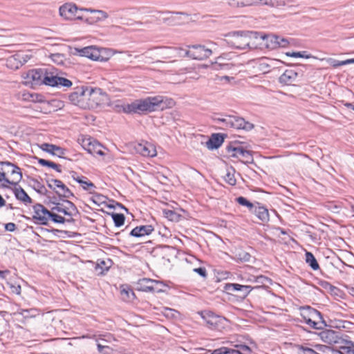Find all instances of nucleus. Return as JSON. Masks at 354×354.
<instances>
[{
  "instance_id": "13",
  "label": "nucleus",
  "mask_w": 354,
  "mask_h": 354,
  "mask_svg": "<svg viewBox=\"0 0 354 354\" xmlns=\"http://www.w3.org/2000/svg\"><path fill=\"white\" fill-rule=\"evenodd\" d=\"M185 54L186 56L194 59H204L212 55V50L205 48V46L194 45L189 46V49L185 50Z\"/></svg>"
},
{
  "instance_id": "52",
  "label": "nucleus",
  "mask_w": 354,
  "mask_h": 354,
  "mask_svg": "<svg viewBox=\"0 0 354 354\" xmlns=\"http://www.w3.org/2000/svg\"><path fill=\"white\" fill-rule=\"evenodd\" d=\"M97 346L99 352L103 353L104 354H109L108 350L110 349V347L109 345H103L101 343H97Z\"/></svg>"
},
{
  "instance_id": "38",
  "label": "nucleus",
  "mask_w": 354,
  "mask_h": 354,
  "mask_svg": "<svg viewBox=\"0 0 354 354\" xmlns=\"http://www.w3.org/2000/svg\"><path fill=\"white\" fill-rule=\"evenodd\" d=\"M296 350L297 354H316L313 347H310L308 344L297 345Z\"/></svg>"
},
{
  "instance_id": "28",
  "label": "nucleus",
  "mask_w": 354,
  "mask_h": 354,
  "mask_svg": "<svg viewBox=\"0 0 354 354\" xmlns=\"http://www.w3.org/2000/svg\"><path fill=\"white\" fill-rule=\"evenodd\" d=\"M66 203L68 206H64L63 204L57 203L51 208L52 212H57L62 213L66 216H71L72 214L70 212V209H74V205L69 201H66Z\"/></svg>"
},
{
  "instance_id": "31",
  "label": "nucleus",
  "mask_w": 354,
  "mask_h": 354,
  "mask_svg": "<svg viewBox=\"0 0 354 354\" xmlns=\"http://www.w3.org/2000/svg\"><path fill=\"white\" fill-rule=\"evenodd\" d=\"M16 198L25 203H30L31 198L21 187H15L14 190Z\"/></svg>"
},
{
  "instance_id": "1",
  "label": "nucleus",
  "mask_w": 354,
  "mask_h": 354,
  "mask_svg": "<svg viewBox=\"0 0 354 354\" xmlns=\"http://www.w3.org/2000/svg\"><path fill=\"white\" fill-rule=\"evenodd\" d=\"M174 104L175 102L172 99L157 95L136 100L131 104H124L122 110L126 113H142L171 108Z\"/></svg>"
},
{
  "instance_id": "42",
  "label": "nucleus",
  "mask_w": 354,
  "mask_h": 354,
  "mask_svg": "<svg viewBox=\"0 0 354 354\" xmlns=\"http://www.w3.org/2000/svg\"><path fill=\"white\" fill-rule=\"evenodd\" d=\"M235 347L237 348L236 352L239 354H251L252 348L245 344H236Z\"/></svg>"
},
{
  "instance_id": "11",
  "label": "nucleus",
  "mask_w": 354,
  "mask_h": 354,
  "mask_svg": "<svg viewBox=\"0 0 354 354\" xmlns=\"http://www.w3.org/2000/svg\"><path fill=\"white\" fill-rule=\"evenodd\" d=\"M228 156L236 158L244 163L252 161V156L249 151L245 150L238 144H230L226 148Z\"/></svg>"
},
{
  "instance_id": "16",
  "label": "nucleus",
  "mask_w": 354,
  "mask_h": 354,
  "mask_svg": "<svg viewBox=\"0 0 354 354\" xmlns=\"http://www.w3.org/2000/svg\"><path fill=\"white\" fill-rule=\"evenodd\" d=\"M48 186L63 197L69 198L73 195L70 189L59 180L50 179L47 181Z\"/></svg>"
},
{
  "instance_id": "29",
  "label": "nucleus",
  "mask_w": 354,
  "mask_h": 354,
  "mask_svg": "<svg viewBox=\"0 0 354 354\" xmlns=\"http://www.w3.org/2000/svg\"><path fill=\"white\" fill-rule=\"evenodd\" d=\"M256 6H268L273 8H279L286 5L285 0H256Z\"/></svg>"
},
{
  "instance_id": "46",
  "label": "nucleus",
  "mask_w": 354,
  "mask_h": 354,
  "mask_svg": "<svg viewBox=\"0 0 354 354\" xmlns=\"http://www.w3.org/2000/svg\"><path fill=\"white\" fill-rule=\"evenodd\" d=\"M39 163L43 166H48V167H52L54 169H55L57 171L61 172L60 165H58L53 162L48 161V160H46L44 159H39Z\"/></svg>"
},
{
  "instance_id": "35",
  "label": "nucleus",
  "mask_w": 354,
  "mask_h": 354,
  "mask_svg": "<svg viewBox=\"0 0 354 354\" xmlns=\"http://www.w3.org/2000/svg\"><path fill=\"white\" fill-rule=\"evenodd\" d=\"M39 96L37 94L30 93L29 92H21L18 95V99L24 101L37 102L39 101Z\"/></svg>"
},
{
  "instance_id": "20",
  "label": "nucleus",
  "mask_w": 354,
  "mask_h": 354,
  "mask_svg": "<svg viewBox=\"0 0 354 354\" xmlns=\"http://www.w3.org/2000/svg\"><path fill=\"white\" fill-rule=\"evenodd\" d=\"M277 62H280V61L277 59H270L267 57H261L255 61V67L259 71H261L263 73H268L270 71L271 68L274 67V64Z\"/></svg>"
},
{
  "instance_id": "4",
  "label": "nucleus",
  "mask_w": 354,
  "mask_h": 354,
  "mask_svg": "<svg viewBox=\"0 0 354 354\" xmlns=\"http://www.w3.org/2000/svg\"><path fill=\"white\" fill-rule=\"evenodd\" d=\"M255 40L258 41L261 48L274 50L280 47L286 48L289 45L288 39L275 35H262L257 32Z\"/></svg>"
},
{
  "instance_id": "6",
  "label": "nucleus",
  "mask_w": 354,
  "mask_h": 354,
  "mask_svg": "<svg viewBox=\"0 0 354 354\" xmlns=\"http://www.w3.org/2000/svg\"><path fill=\"white\" fill-rule=\"evenodd\" d=\"M0 166L5 178L9 181V187L18 185L23 178L21 169L16 165L8 161L0 162Z\"/></svg>"
},
{
  "instance_id": "54",
  "label": "nucleus",
  "mask_w": 354,
  "mask_h": 354,
  "mask_svg": "<svg viewBox=\"0 0 354 354\" xmlns=\"http://www.w3.org/2000/svg\"><path fill=\"white\" fill-rule=\"evenodd\" d=\"M194 272L198 273L199 275H201L203 277H205L207 275L206 270L204 268H194Z\"/></svg>"
},
{
  "instance_id": "21",
  "label": "nucleus",
  "mask_w": 354,
  "mask_h": 354,
  "mask_svg": "<svg viewBox=\"0 0 354 354\" xmlns=\"http://www.w3.org/2000/svg\"><path fill=\"white\" fill-rule=\"evenodd\" d=\"M47 85L50 86H64L68 88L72 86V82L71 80L65 77H59L50 72L49 79H47Z\"/></svg>"
},
{
  "instance_id": "24",
  "label": "nucleus",
  "mask_w": 354,
  "mask_h": 354,
  "mask_svg": "<svg viewBox=\"0 0 354 354\" xmlns=\"http://www.w3.org/2000/svg\"><path fill=\"white\" fill-rule=\"evenodd\" d=\"M224 288L225 291L230 294L236 291H241L243 293L244 296L248 295L252 290L250 286H243L238 283H227Z\"/></svg>"
},
{
  "instance_id": "34",
  "label": "nucleus",
  "mask_w": 354,
  "mask_h": 354,
  "mask_svg": "<svg viewBox=\"0 0 354 354\" xmlns=\"http://www.w3.org/2000/svg\"><path fill=\"white\" fill-rule=\"evenodd\" d=\"M230 4L234 7L256 6V0H230Z\"/></svg>"
},
{
  "instance_id": "18",
  "label": "nucleus",
  "mask_w": 354,
  "mask_h": 354,
  "mask_svg": "<svg viewBox=\"0 0 354 354\" xmlns=\"http://www.w3.org/2000/svg\"><path fill=\"white\" fill-rule=\"evenodd\" d=\"M50 212L42 205L37 204L34 206L33 219L37 223L45 225L49 219Z\"/></svg>"
},
{
  "instance_id": "36",
  "label": "nucleus",
  "mask_w": 354,
  "mask_h": 354,
  "mask_svg": "<svg viewBox=\"0 0 354 354\" xmlns=\"http://www.w3.org/2000/svg\"><path fill=\"white\" fill-rule=\"evenodd\" d=\"M122 298L124 301H131L135 297V294L129 288L123 287L120 291Z\"/></svg>"
},
{
  "instance_id": "41",
  "label": "nucleus",
  "mask_w": 354,
  "mask_h": 354,
  "mask_svg": "<svg viewBox=\"0 0 354 354\" xmlns=\"http://www.w3.org/2000/svg\"><path fill=\"white\" fill-rule=\"evenodd\" d=\"M91 200L92 201V202L93 203L100 206V205L105 204L106 203L107 198L102 194H94L92 196Z\"/></svg>"
},
{
  "instance_id": "9",
  "label": "nucleus",
  "mask_w": 354,
  "mask_h": 354,
  "mask_svg": "<svg viewBox=\"0 0 354 354\" xmlns=\"http://www.w3.org/2000/svg\"><path fill=\"white\" fill-rule=\"evenodd\" d=\"M102 49L96 48L94 46H89L84 48H75L73 54L81 57H85L94 61L104 62L106 59L102 55Z\"/></svg>"
},
{
  "instance_id": "47",
  "label": "nucleus",
  "mask_w": 354,
  "mask_h": 354,
  "mask_svg": "<svg viewBox=\"0 0 354 354\" xmlns=\"http://www.w3.org/2000/svg\"><path fill=\"white\" fill-rule=\"evenodd\" d=\"M236 201L241 205L245 206L249 208L250 210H252L254 208V205L252 203L248 201L243 196L238 197L236 198Z\"/></svg>"
},
{
  "instance_id": "50",
  "label": "nucleus",
  "mask_w": 354,
  "mask_h": 354,
  "mask_svg": "<svg viewBox=\"0 0 354 354\" xmlns=\"http://www.w3.org/2000/svg\"><path fill=\"white\" fill-rule=\"evenodd\" d=\"M224 178L225 180L231 185H234L236 184V179L234 174L231 173L230 171H227Z\"/></svg>"
},
{
  "instance_id": "57",
  "label": "nucleus",
  "mask_w": 354,
  "mask_h": 354,
  "mask_svg": "<svg viewBox=\"0 0 354 354\" xmlns=\"http://www.w3.org/2000/svg\"><path fill=\"white\" fill-rule=\"evenodd\" d=\"M233 79L234 78L232 77L226 76V75L218 77L219 80H221V81L225 80L227 82H230L231 80H233Z\"/></svg>"
},
{
  "instance_id": "8",
  "label": "nucleus",
  "mask_w": 354,
  "mask_h": 354,
  "mask_svg": "<svg viewBox=\"0 0 354 354\" xmlns=\"http://www.w3.org/2000/svg\"><path fill=\"white\" fill-rule=\"evenodd\" d=\"M78 142L91 154L94 156L99 155L101 156H104L105 155V153L103 151L104 147L93 138L81 136L78 138Z\"/></svg>"
},
{
  "instance_id": "12",
  "label": "nucleus",
  "mask_w": 354,
  "mask_h": 354,
  "mask_svg": "<svg viewBox=\"0 0 354 354\" xmlns=\"http://www.w3.org/2000/svg\"><path fill=\"white\" fill-rule=\"evenodd\" d=\"M302 316L307 324L315 329L322 328L323 323L321 313L310 307H307L302 313Z\"/></svg>"
},
{
  "instance_id": "43",
  "label": "nucleus",
  "mask_w": 354,
  "mask_h": 354,
  "mask_svg": "<svg viewBox=\"0 0 354 354\" xmlns=\"http://www.w3.org/2000/svg\"><path fill=\"white\" fill-rule=\"evenodd\" d=\"M111 216L116 227H120L124 224L125 218L122 214L113 213Z\"/></svg>"
},
{
  "instance_id": "2",
  "label": "nucleus",
  "mask_w": 354,
  "mask_h": 354,
  "mask_svg": "<svg viewBox=\"0 0 354 354\" xmlns=\"http://www.w3.org/2000/svg\"><path fill=\"white\" fill-rule=\"evenodd\" d=\"M256 35V32H235L227 35L225 41L231 47L245 49L254 46L252 40L255 39Z\"/></svg>"
},
{
  "instance_id": "19",
  "label": "nucleus",
  "mask_w": 354,
  "mask_h": 354,
  "mask_svg": "<svg viewBox=\"0 0 354 354\" xmlns=\"http://www.w3.org/2000/svg\"><path fill=\"white\" fill-rule=\"evenodd\" d=\"M86 87L81 86L75 89L74 92L69 95V100L72 103L76 104L83 109H85Z\"/></svg>"
},
{
  "instance_id": "61",
  "label": "nucleus",
  "mask_w": 354,
  "mask_h": 354,
  "mask_svg": "<svg viewBox=\"0 0 354 354\" xmlns=\"http://www.w3.org/2000/svg\"><path fill=\"white\" fill-rule=\"evenodd\" d=\"M348 106L351 107L354 111V105H353L351 104H348Z\"/></svg>"
},
{
  "instance_id": "59",
  "label": "nucleus",
  "mask_w": 354,
  "mask_h": 354,
  "mask_svg": "<svg viewBox=\"0 0 354 354\" xmlns=\"http://www.w3.org/2000/svg\"><path fill=\"white\" fill-rule=\"evenodd\" d=\"M8 270H6V271L0 270V277L2 278V279H4L5 277H6L5 274H8Z\"/></svg>"
},
{
  "instance_id": "15",
  "label": "nucleus",
  "mask_w": 354,
  "mask_h": 354,
  "mask_svg": "<svg viewBox=\"0 0 354 354\" xmlns=\"http://www.w3.org/2000/svg\"><path fill=\"white\" fill-rule=\"evenodd\" d=\"M232 58V53H223L216 57L210 66L215 71H229L233 67V64L229 62Z\"/></svg>"
},
{
  "instance_id": "14",
  "label": "nucleus",
  "mask_w": 354,
  "mask_h": 354,
  "mask_svg": "<svg viewBox=\"0 0 354 354\" xmlns=\"http://www.w3.org/2000/svg\"><path fill=\"white\" fill-rule=\"evenodd\" d=\"M136 153L146 158H153L157 156L156 146L149 142L143 141L136 143L133 146Z\"/></svg>"
},
{
  "instance_id": "37",
  "label": "nucleus",
  "mask_w": 354,
  "mask_h": 354,
  "mask_svg": "<svg viewBox=\"0 0 354 354\" xmlns=\"http://www.w3.org/2000/svg\"><path fill=\"white\" fill-rule=\"evenodd\" d=\"M306 261L314 270L319 268L316 259L311 252H307L306 253Z\"/></svg>"
},
{
  "instance_id": "26",
  "label": "nucleus",
  "mask_w": 354,
  "mask_h": 354,
  "mask_svg": "<svg viewBox=\"0 0 354 354\" xmlns=\"http://www.w3.org/2000/svg\"><path fill=\"white\" fill-rule=\"evenodd\" d=\"M153 231V227L150 225H141L133 228L130 234L135 237H142L145 235L150 234Z\"/></svg>"
},
{
  "instance_id": "30",
  "label": "nucleus",
  "mask_w": 354,
  "mask_h": 354,
  "mask_svg": "<svg viewBox=\"0 0 354 354\" xmlns=\"http://www.w3.org/2000/svg\"><path fill=\"white\" fill-rule=\"evenodd\" d=\"M21 57L17 54L10 56L6 60V66L13 70L18 69L23 65L20 61Z\"/></svg>"
},
{
  "instance_id": "56",
  "label": "nucleus",
  "mask_w": 354,
  "mask_h": 354,
  "mask_svg": "<svg viewBox=\"0 0 354 354\" xmlns=\"http://www.w3.org/2000/svg\"><path fill=\"white\" fill-rule=\"evenodd\" d=\"M15 224L13 223H8L5 225L6 230L9 232H13L15 230Z\"/></svg>"
},
{
  "instance_id": "32",
  "label": "nucleus",
  "mask_w": 354,
  "mask_h": 354,
  "mask_svg": "<svg viewBox=\"0 0 354 354\" xmlns=\"http://www.w3.org/2000/svg\"><path fill=\"white\" fill-rule=\"evenodd\" d=\"M253 212L261 221L267 222L269 221L268 210L266 207L259 206L255 207Z\"/></svg>"
},
{
  "instance_id": "60",
  "label": "nucleus",
  "mask_w": 354,
  "mask_h": 354,
  "mask_svg": "<svg viewBox=\"0 0 354 354\" xmlns=\"http://www.w3.org/2000/svg\"><path fill=\"white\" fill-rule=\"evenodd\" d=\"M346 354H354V349H349L346 351Z\"/></svg>"
},
{
  "instance_id": "27",
  "label": "nucleus",
  "mask_w": 354,
  "mask_h": 354,
  "mask_svg": "<svg viewBox=\"0 0 354 354\" xmlns=\"http://www.w3.org/2000/svg\"><path fill=\"white\" fill-rule=\"evenodd\" d=\"M223 142V138L218 133H214L211 138L206 142V147L209 149L218 148Z\"/></svg>"
},
{
  "instance_id": "17",
  "label": "nucleus",
  "mask_w": 354,
  "mask_h": 354,
  "mask_svg": "<svg viewBox=\"0 0 354 354\" xmlns=\"http://www.w3.org/2000/svg\"><path fill=\"white\" fill-rule=\"evenodd\" d=\"M80 10L93 14H97V16L86 18L84 17V21L88 24H94L100 21H103L109 17L108 13L102 10L82 8Z\"/></svg>"
},
{
  "instance_id": "22",
  "label": "nucleus",
  "mask_w": 354,
  "mask_h": 354,
  "mask_svg": "<svg viewBox=\"0 0 354 354\" xmlns=\"http://www.w3.org/2000/svg\"><path fill=\"white\" fill-rule=\"evenodd\" d=\"M39 148L44 151L59 158L63 157L66 153L64 149L53 144L42 143L39 145Z\"/></svg>"
},
{
  "instance_id": "51",
  "label": "nucleus",
  "mask_w": 354,
  "mask_h": 354,
  "mask_svg": "<svg viewBox=\"0 0 354 354\" xmlns=\"http://www.w3.org/2000/svg\"><path fill=\"white\" fill-rule=\"evenodd\" d=\"M164 315L167 318L173 319L177 317L178 313L176 310H173L171 308H165L164 311Z\"/></svg>"
},
{
  "instance_id": "33",
  "label": "nucleus",
  "mask_w": 354,
  "mask_h": 354,
  "mask_svg": "<svg viewBox=\"0 0 354 354\" xmlns=\"http://www.w3.org/2000/svg\"><path fill=\"white\" fill-rule=\"evenodd\" d=\"M322 60H324V59ZM324 60H326V62L328 64H329L331 66H333L334 68H337V67L344 66V65L353 64V58L348 59H346L344 61H338V60L334 59L333 58H327V59H324Z\"/></svg>"
},
{
  "instance_id": "55",
  "label": "nucleus",
  "mask_w": 354,
  "mask_h": 354,
  "mask_svg": "<svg viewBox=\"0 0 354 354\" xmlns=\"http://www.w3.org/2000/svg\"><path fill=\"white\" fill-rule=\"evenodd\" d=\"M345 288L346 289L347 292L354 297V284L351 285H346L344 286Z\"/></svg>"
},
{
  "instance_id": "5",
  "label": "nucleus",
  "mask_w": 354,
  "mask_h": 354,
  "mask_svg": "<svg viewBox=\"0 0 354 354\" xmlns=\"http://www.w3.org/2000/svg\"><path fill=\"white\" fill-rule=\"evenodd\" d=\"M50 72L45 69H33L28 71L24 75V84L30 87L42 84L47 85V79H49Z\"/></svg>"
},
{
  "instance_id": "44",
  "label": "nucleus",
  "mask_w": 354,
  "mask_h": 354,
  "mask_svg": "<svg viewBox=\"0 0 354 354\" xmlns=\"http://www.w3.org/2000/svg\"><path fill=\"white\" fill-rule=\"evenodd\" d=\"M50 57L54 63L58 65L64 64L66 61L64 55L61 53L51 54Z\"/></svg>"
},
{
  "instance_id": "10",
  "label": "nucleus",
  "mask_w": 354,
  "mask_h": 354,
  "mask_svg": "<svg viewBox=\"0 0 354 354\" xmlns=\"http://www.w3.org/2000/svg\"><path fill=\"white\" fill-rule=\"evenodd\" d=\"M80 9L73 3H66L59 7V14L65 20L84 21V17L82 15H79V12H82Z\"/></svg>"
},
{
  "instance_id": "23",
  "label": "nucleus",
  "mask_w": 354,
  "mask_h": 354,
  "mask_svg": "<svg viewBox=\"0 0 354 354\" xmlns=\"http://www.w3.org/2000/svg\"><path fill=\"white\" fill-rule=\"evenodd\" d=\"M160 283L157 281L151 280L149 279H142L139 281V289L142 291H160V289L158 288V285Z\"/></svg>"
},
{
  "instance_id": "25",
  "label": "nucleus",
  "mask_w": 354,
  "mask_h": 354,
  "mask_svg": "<svg viewBox=\"0 0 354 354\" xmlns=\"http://www.w3.org/2000/svg\"><path fill=\"white\" fill-rule=\"evenodd\" d=\"M297 77V73L294 70L289 69L286 70L280 77H279V82L286 84L290 85L292 84L294 82H295Z\"/></svg>"
},
{
  "instance_id": "53",
  "label": "nucleus",
  "mask_w": 354,
  "mask_h": 354,
  "mask_svg": "<svg viewBox=\"0 0 354 354\" xmlns=\"http://www.w3.org/2000/svg\"><path fill=\"white\" fill-rule=\"evenodd\" d=\"M17 56L21 57L20 61L22 64L26 63L31 58V55L26 53H17Z\"/></svg>"
},
{
  "instance_id": "49",
  "label": "nucleus",
  "mask_w": 354,
  "mask_h": 354,
  "mask_svg": "<svg viewBox=\"0 0 354 354\" xmlns=\"http://www.w3.org/2000/svg\"><path fill=\"white\" fill-rule=\"evenodd\" d=\"M49 218H51V219L55 222V223H64L65 222V218L55 213H54L53 212H50V215H49Z\"/></svg>"
},
{
  "instance_id": "7",
  "label": "nucleus",
  "mask_w": 354,
  "mask_h": 354,
  "mask_svg": "<svg viewBox=\"0 0 354 354\" xmlns=\"http://www.w3.org/2000/svg\"><path fill=\"white\" fill-rule=\"evenodd\" d=\"M216 120L225 127L246 131H250L254 128V125L252 123L245 121L242 118L234 115H227L225 118H218Z\"/></svg>"
},
{
  "instance_id": "45",
  "label": "nucleus",
  "mask_w": 354,
  "mask_h": 354,
  "mask_svg": "<svg viewBox=\"0 0 354 354\" xmlns=\"http://www.w3.org/2000/svg\"><path fill=\"white\" fill-rule=\"evenodd\" d=\"M313 347L316 354H324L330 351V347L326 345L314 344Z\"/></svg>"
},
{
  "instance_id": "3",
  "label": "nucleus",
  "mask_w": 354,
  "mask_h": 354,
  "mask_svg": "<svg viewBox=\"0 0 354 354\" xmlns=\"http://www.w3.org/2000/svg\"><path fill=\"white\" fill-rule=\"evenodd\" d=\"M85 109H95L105 104L108 100V95L100 88L86 86Z\"/></svg>"
},
{
  "instance_id": "62",
  "label": "nucleus",
  "mask_w": 354,
  "mask_h": 354,
  "mask_svg": "<svg viewBox=\"0 0 354 354\" xmlns=\"http://www.w3.org/2000/svg\"><path fill=\"white\" fill-rule=\"evenodd\" d=\"M17 288H18V291L17 292V293L19 294L20 293L21 287L18 286Z\"/></svg>"
},
{
  "instance_id": "39",
  "label": "nucleus",
  "mask_w": 354,
  "mask_h": 354,
  "mask_svg": "<svg viewBox=\"0 0 354 354\" xmlns=\"http://www.w3.org/2000/svg\"><path fill=\"white\" fill-rule=\"evenodd\" d=\"M164 216L171 221H178L180 219V215L173 210L164 209H162Z\"/></svg>"
},
{
  "instance_id": "48",
  "label": "nucleus",
  "mask_w": 354,
  "mask_h": 354,
  "mask_svg": "<svg viewBox=\"0 0 354 354\" xmlns=\"http://www.w3.org/2000/svg\"><path fill=\"white\" fill-rule=\"evenodd\" d=\"M81 186L85 190L90 191L91 189L95 187V185L93 183L88 180L86 177L83 178L82 181H80Z\"/></svg>"
},
{
  "instance_id": "63",
  "label": "nucleus",
  "mask_w": 354,
  "mask_h": 354,
  "mask_svg": "<svg viewBox=\"0 0 354 354\" xmlns=\"http://www.w3.org/2000/svg\"><path fill=\"white\" fill-rule=\"evenodd\" d=\"M353 64H354V58H353Z\"/></svg>"
},
{
  "instance_id": "40",
  "label": "nucleus",
  "mask_w": 354,
  "mask_h": 354,
  "mask_svg": "<svg viewBox=\"0 0 354 354\" xmlns=\"http://www.w3.org/2000/svg\"><path fill=\"white\" fill-rule=\"evenodd\" d=\"M286 55L288 57H301V58H305V59H309V58H315V57L312 56L310 54L307 53L306 51H299V52H288L286 53Z\"/></svg>"
},
{
  "instance_id": "58",
  "label": "nucleus",
  "mask_w": 354,
  "mask_h": 354,
  "mask_svg": "<svg viewBox=\"0 0 354 354\" xmlns=\"http://www.w3.org/2000/svg\"><path fill=\"white\" fill-rule=\"evenodd\" d=\"M73 179H74L75 181H77L78 183H80V181H82V180H83V178H84V176L80 177V176H73Z\"/></svg>"
}]
</instances>
